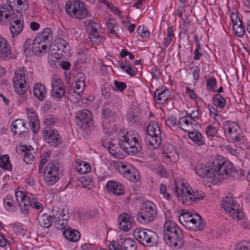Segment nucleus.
<instances>
[{"instance_id":"3c124183","label":"nucleus","mask_w":250,"mask_h":250,"mask_svg":"<svg viewBox=\"0 0 250 250\" xmlns=\"http://www.w3.org/2000/svg\"><path fill=\"white\" fill-rule=\"evenodd\" d=\"M28 119L29 123L38 122L36 113L32 109H28L27 111Z\"/></svg>"},{"instance_id":"13d9d810","label":"nucleus","mask_w":250,"mask_h":250,"mask_svg":"<svg viewBox=\"0 0 250 250\" xmlns=\"http://www.w3.org/2000/svg\"><path fill=\"white\" fill-rule=\"evenodd\" d=\"M160 192L166 199L170 200V195L167 192V188L165 185L163 184H161L160 187Z\"/></svg>"},{"instance_id":"ea45409f","label":"nucleus","mask_w":250,"mask_h":250,"mask_svg":"<svg viewBox=\"0 0 250 250\" xmlns=\"http://www.w3.org/2000/svg\"><path fill=\"white\" fill-rule=\"evenodd\" d=\"M125 177L128 180L134 182H137L140 179L139 173L134 167L131 168V170L125 173Z\"/></svg>"},{"instance_id":"4be33fe9","label":"nucleus","mask_w":250,"mask_h":250,"mask_svg":"<svg viewBox=\"0 0 250 250\" xmlns=\"http://www.w3.org/2000/svg\"><path fill=\"white\" fill-rule=\"evenodd\" d=\"M25 121L22 119L14 120L11 125V130L14 135L22 134L28 131V128L26 126Z\"/></svg>"},{"instance_id":"39448f33","label":"nucleus","mask_w":250,"mask_h":250,"mask_svg":"<svg viewBox=\"0 0 250 250\" xmlns=\"http://www.w3.org/2000/svg\"><path fill=\"white\" fill-rule=\"evenodd\" d=\"M135 239L145 247L156 246L159 243V237L154 231L145 228H138L133 231Z\"/></svg>"},{"instance_id":"393cba45","label":"nucleus","mask_w":250,"mask_h":250,"mask_svg":"<svg viewBox=\"0 0 250 250\" xmlns=\"http://www.w3.org/2000/svg\"><path fill=\"white\" fill-rule=\"evenodd\" d=\"M39 225L43 228H49L53 222V217L47 213L41 212L37 217Z\"/></svg>"},{"instance_id":"ddd939ff","label":"nucleus","mask_w":250,"mask_h":250,"mask_svg":"<svg viewBox=\"0 0 250 250\" xmlns=\"http://www.w3.org/2000/svg\"><path fill=\"white\" fill-rule=\"evenodd\" d=\"M225 132L229 135L231 139L241 143L243 136L240 127L234 122L227 121L223 124Z\"/></svg>"},{"instance_id":"2eb2a0df","label":"nucleus","mask_w":250,"mask_h":250,"mask_svg":"<svg viewBox=\"0 0 250 250\" xmlns=\"http://www.w3.org/2000/svg\"><path fill=\"white\" fill-rule=\"evenodd\" d=\"M52 89L51 94L56 99H61L64 97L65 94V85L62 80L57 76H54L52 78Z\"/></svg>"},{"instance_id":"5701e85b","label":"nucleus","mask_w":250,"mask_h":250,"mask_svg":"<svg viewBox=\"0 0 250 250\" xmlns=\"http://www.w3.org/2000/svg\"><path fill=\"white\" fill-rule=\"evenodd\" d=\"M14 10L9 5H0V23H4L5 21L13 19Z\"/></svg>"},{"instance_id":"4c0bfd02","label":"nucleus","mask_w":250,"mask_h":250,"mask_svg":"<svg viewBox=\"0 0 250 250\" xmlns=\"http://www.w3.org/2000/svg\"><path fill=\"white\" fill-rule=\"evenodd\" d=\"M35 38H39L41 42L48 44L52 38V31L50 28H45Z\"/></svg>"},{"instance_id":"f704fd0d","label":"nucleus","mask_w":250,"mask_h":250,"mask_svg":"<svg viewBox=\"0 0 250 250\" xmlns=\"http://www.w3.org/2000/svg\"><path fill=\"white\" fill-rule=\"evenodd\" d=\"M19 150L24 152L23 161L27 164H31V161L33 160L35 157L34 155V152L32 150L29 149L26 146L22 145L19 147Z\"/></svg>"},{"instance_id":"c85d7f7f","label":"nucleus","mask_w":250,"mask_h":250,"mask_svg":"<svg viewBox=\"0 0 250 250\" xmlns=\"http://www.w3.org/2000/svg\"><path fill=\"white\" fill-rule=\"evenodd\" d=\"M25 199L27 198V200L29 201L28 204H26L28 206L27 208L23 207V213H27L28 211V209L30 208H35L37 210H40L42 208V205L41 203L38 202L36 200V197H33L31 199V197L28 195H26V193L25 192Z\"/></svg>"},{"instance_id":"72a5a7b5","label":"nucleus","mask_w":250,"mask_h":250,"mask_svg":"<svg viewBox=\"0 0 250 250\" xmlns=\"http://www.w3.org/2000/svg\"><path fill=\"white\" fill-rule=\"evenodd\" d=\"M188 135L189 138L197 145L202 146L204 144V138L201 133L197 130L188 131Z\"/></svg>"},{"instance_id":"09e8293b","label":"nucleus","mask_w":250,"mask_h":250,"mask_svg":"<svg viewBox=\"0 0 250 250\" xmlns=\"http://www.w3.org/2000/svg\"><path fill=\"white\" fill-rule=\"evenodd\" d=\"M67 210H65L63 208H60L56 212L55 214H53L52 217H55V221L62 219L63 218V216H69L67 212Z\"/></svg>"},{"instance_id":"7c9ffc66","label":"nucleus","mask_w":250,"mask_h":250,"mask_svg":"<svg viewBox=\"0 0 250 250\" xmlns=\"http://www.w3.org/2000/svg\"><path fill=\"white\" fill-rule=\"evenodd\" d=\"M161 136H150L147 135L146 138V143L149 149H156L160 145Z\"/></svg>"},{"instance_id":"5fc2aeb1","label":"nucleus","mask_w":250,"mask_h":250,"mask_svg":"<svg viewBox=\"0 0 250 250\" xmlns=\"http://www.w3.org/2000/svg\"><path fill=\"white\" fill-rule=\"evenodd\" d=\"M236 250H250V244L246 242H240L235 248Z\"/></svg>"},{"instance_id":"c756f323","label":"nucleus","mask_w":250,"mask_h":250,"mask_svg":"<svg viewBox=\"0 0 250 250\" xmlns=\"http://www.w3.org/2000/svg\"><path fill=\"white\" fill-rule=\"evenodd\" d=\"M10 55V46L7 40L0 36V58L5 59Z\"/></svg>"},{"instance_id":"1a4fd4ad","label":"nucleus","mask_w":250,"mask_h":250,"mask_svg":"<svg viewBox=\"0 0 250 250\" xmlns=\"http://www.w3.org/2000/svg\"><path fill=\"white\" fill-rule=\"evenodd\" d=\"M65 10L70 16L76 19H85L88 14L85 4L78 0H72L66 2Z\"/></svg>"},{"instance_id":"7ed1b4c3","label":"nucleus","mask_w":250,"mask_h":250,"mask_svg":"<svg viewBox=\"0 0 250 250\" xmlns=\"http://www.w3.org/2000/svg\"><path fill=\"white\" fill-rule=\"evenodd\" d=\"M163 238L165 243L172 249H179L184 243L182 230L171 221H167L164 224Z\"/></svg>"},{"instance_id":"6ab92c4d","label":"nucleus","mask_w":250,"mask_h":250,"mask_svg":"<svg viewBox=\"0 0 250 250\" xmlns=\"http://www.w3.org/2000/svg\"><path fill=\"white\" fill-rule=\"evenodd\" d=\"M9 7L13 8L19 14L27 11L29 5L27 0H7Z\"/></svg>"},{"instance_id":"473e14b6","label":"nucleus","mask_w":250,"mask_h":250,"mask_svg":"<svg viewBox=\"0 0 250 250\" xmlns=\"http://www.w3.org/2000/svg\"><path fill=\"white\" fill-rule=\"evenodd\" d=\"M57 52H55L54 54V58H56V60L59 61L58 57L62 58L60 54L62 56L63 55L62 52L64 53H67L70 50V47L68 45V44L67 42H66L64 40H62L59 43L57 46Z\"/></svg>"},{"instance_id":"4468645a","label":"nucleus","mask_w":250,"mask_h":250,"mask_svg":"<svg viewBox=\"0 0 250 250\" xmlns=\"http://www.w3.org/2000/svg\"><path fill=\"white\" fill-rule=\"evenodd\" d=\"M84 24L86 30L89 33L90 42L93 43H100L103 41V36L98 32L99 24L91 20H86Z\"/></svg>"},{"instance_id":"bf43d9fd","label":"nucleus","mask_w":250,"mask_h":250,"mask_svg":"<svg viewBox=\"0 0 250 250\" xmlns=\"http://www.w3.org/2000/svg\"><path fill=\"white\" fill-rule=\"evenodd\" d=\"M207 86L208 89L214 90L216 87V80L214 78H211L207 80Z\"/></svg>"},{"instance_id":"774afa93","label":"nucleus","mask_w":250,"mask_h":250,"mask_svg":"<svg viewBox=\"0 0 250 250\" xmlns=\"http://www.w3.org/2000/svg\"><path fill=\"white\" fill-rule=\"evenodd\" d=\"M231 18L233 25L234 24H239L242 23L240 18H239L237 15L234 13H232L231 14Z\"/></svg>"},{"instance_id":"b1692460","label":"nucleus","mask_w":250,"mask_h":250,"mask_svg":"<svg viewBox=\"0 0 250 250\" xmlns=\"http://www.w3.org/2000/svg\"><path fill=\"white\" fill-rule=\"evenodd\" d=\"M47 44L42 42L39 38H35L32 43L33 53L37 56H42L47 50Z\"/></svg>"},{"instance_id":"0eeeda50","label":"nucleus","mask_w":250,"mask_h":250,"mask_svg":"<svg viewBox=\"0 0 250 250\" xmlns=\"http://www.w3.org/2000/svg\"><path fill=\"white\" fill-rule=\"evenodd\" d=\"M15 198L10 195H7L3 200L4 206L5 208L9 211H15L18 206L20 207L21 211L23 212V207L28 206L29 201L27 200V198L25 199V192L24 191H16Z\"/></svg>"},{"instance_id":"8fccbe9b","label":"nucleus","mask_w":250,"mask_h":250,"mask_svg":"<svg viewBox=\"0 0 250 250\" xmlns=\"http://www.w3.org/2000/svg\"><path fill=\"white\" fill-rule=\"evenodd\" d=\"M58 121V119L53 115H46L44 119V123L47 125H51Z\"/></svg>"},{"instance_id":"052dcab7","label":"nucleus","mask_w":250,"mask_h":250,"mask_svg":"<svg viewBox=\"0 0 250 250\" xmlns=\"http://www.w3.org/2000/svg\"><path fill=\"white\" fill-rule=\"evenodd\" d=\"M176 124V118L175 117H171L170 118H168L167 120H166V124L167 126H168L169 127H171L172 126H174Z\"/></svg>"},{"instance_id":"79ce46f5","label":"nucleus","mask_w":250,"mask_h":250,"mask_svg":"<svg viewBox=\"0 0 250 250\" xmlns=\"http://www.w3.org/2000/svg\"><path fill=\"white\" fill-rule=\"evenodd\" d=\"M63 218L62 219L55 221L54 225L56 229L60 230H64L68 228L67 226V219L69 216H63Z\"/></svg>"},{"instance_id":"a878e982","label":"nucleus","mask_w":250,"mask_h":250,"mask_svg":"<svg viewBox=\"0 0 250 250\" xmlns=\"http://www.w3.org/2000/svg\"><path fill=\"white\" fill-rule=\"evenodd\" d=\"M34 95L40 101H42L46 95V89L45 85L42 83L35 84L33 88Z\"/></svg>"},{"instance_id":"20e7f679","label":"nucleus","mask_w":250,"mask_h":250,"mask_svg":"<svg viewBox=\"0 0 250 250\" xmlns=\"http://www.w3.org/2000/svg\"><path fill=\"white\" fill-rule=\"evenodd\" d=\"M175 193L178 198L179 201L183 204L190 205L192 202L202 200L205 196V194L200 191L191 192V188L186 187L183 183L180 182H175Z\"/></svg>"},{"instance_id":"6e6d98bb","label":"nucleus","mask_w":250,"mask_h":250,"mask_svg":"<svg viewBox=\"0 0 250 250\" xmlns=\"http://www.w3.org/2000/svg\"><path fill=\"white\" fill-rule=\"evenodd\" d=\"M138 33L143 38L148 37L150 36L149 31L145 29V27L140 26L138 29Z\"/></svg>"},{"instance_id":"dca6fc26","label":"nucleus","mask_w":250,"mask_h":250,"mask_svg":"<svg viewBox=\"0 0 250 250\" xmlns=\"http://www.w3.org/2000/svg\"><path fill=\"white\" fill-rule=\"evenodd\" d=\"M45 142L50 146L56 147L61 143V138L57 130L45 127L42 132Z\"/></svg>"},{"instance_id":"a211bd4d","label":"nucleus","mask_w":250,"mask_h":250,"mask_svg":"<svg viewBox=\"0 0 250 250\" xmlns=\"http://www.w3.org/2000/svg\"><path fill=\"white\" fill-rule=\"evenodd\" d=\"M133 217L127 213H122L118 216V224L120 229L124 231H129L132 225Z\"/></svg>"},{"instance_id":"a19ab883","label":"nucleus","mask_w":250,"mask_h":250,"mask_svg":"<svg viewBox=\"0 0 250 250\" xmlns=\"http://www.w3.org/2000/svg\"><path fill=\"white\" fill-rule=\"evenodd\" d=\"M0 167L8 170L12 169V167L8 155H4L0 157Z\"/></svg>"},{"instance_id":"e433bc0d","label":"nucleus","mask_w":250,"mask_h":250,"mask_svg":"<svg viewBox=\"0 0 250 250\" xmlns=\"http://www.w3.org/2000/svg\"><path fill=\"white\" fill-rule=\"evenodd\" d=\"M197 124V122L191 121L187 116L181 117L178 122L179 127L185 131L187 130L185 128H187L189 126L195 125Z\"/></svg>"},{"instance_id":"de8ad7c7","label":"nucleus","mask_w":250,"mask_h":250,"mask_svg":"<svg viewBox=\"0 0 250 250\" xmlns=\"http://www.w3.org/2000/svg\"><path fill=\"white\" fill-rule=\"evenodd\" d=\"M233 30L235 34L239 37H242L245 32V28L242 23L239 24H234L233 25Z\"/></svg>"},{"instance_id":"4d7b16f0","label":"nucleus","mask_w":250,"mask_h":250,"mask_svg":"<svg viewBox=\"0 0 250 250\" xmlns=\"http://www.w3.org/2000/svg\"><path fill=\"white\" fill-rule=\"evenodd\" d=\"M190 71L193 75V79L197 80L198 79L200 69L197 66H193L190 68Z\"/></svg>"},{"instance_id":"338daca9","label":"nucleus","mask_w":250,"mask_h":250,"mask_svg":"<svg viewBox=\"0 0 250 250\" xmlns=\"http://www.w3.org/2000/svg\"><path fill=\"white\" fill-rule=\"evenodd\" d=\"M32 41L31 40L28 39L25 42L23 48L24 49V52L25 53L26 52H29L31 50V48L30 47Z\"/></svg>"},{"instance_id":"37998d69","label":"nucleus","mask_w":250,"mask_h":250,"mask_svg":"<svg viewBox=\"0 0 250 250\" xmlns=\"http://www.w3.org/2000/svg\"><path fill=\"white\" fill-rule=\"evenodd\" d=\"M212 100L214 104L220 108H223L226 104V100L220 94H216L213 97Z\"/></svg>"},{"instance_id":"f257e3e1","label":"nucleus","mask_w":250,"mask_h":250,"mask_svg":"<svg viewBox=\"0 0 250 250\" xmlns=\"http://www.w3.org/2000/svg\"><path fill=\"white\" fill-rule=\"evenodd\" d=\"M195 173L201 177H205L212 179V183H217L222 180L225 176L229 175L235 177V173L239 176L238 172L233 170L232 164L227 162L221 156H218L214 159L210 166H206L202 163H198L195 167Z\"/></svg>"},{"instance_id":"0e129e2a","label":"nucleus","mask_w":250,"mask_h":250,"mask_svg":"<svg viewBox=\"0 0 250 250\" xmlns=\"http://www.w3.org/2000/svg\"><path fill=\"white\" fill-rule=\"evenodd\" d=\"M29 125H30L31 130L34 132V133L36 134L38 133L40 128L39 122L38 121L29 123Z\"/></svg>"},{"instance_id":"bb28decb","label":"nucleus","mask_w":250,"mask_h":250,"mask_svg":"<svg viewBox=\"0 0 250 250\" xmlns=\"http://www.w3.org/2000/svg\"><path fill=\"white\" fill-rule=\"evenodd\" d=\"M106 188L108 191L118 196L123 195L125 193L123 185L115 181H108L106 184Z\"/></svg>"},{"instance_id":"a18cd8bd","label":"nucleus","mask_w":250,"mask_h":250,"mask_svg":"<svg viewBox=\"0 0 250 250\" xmlns=\"http://www.w3.org/2000/svg\"><path fill=\"white\" fill-rule=\"evenodd\" d=\"M193 214L189 212L182 213L179 217V220L184 226L186 227L188 225V222L190 221V219Z\"/></svg>"},{"instance_id":"603ef678","label":"nucleus","mask_w":250,"mask_h":250,"mask_svg":"<svg viewBox=\"0 0 250 250\" xmlns=\"http://www.w3.org/2000/svg\"><path fill=\"white\" fill-rule=\"evenodd\" d=\"M206 132L208 136L213 137L217 133V130L213 125H209L207 127Z\"/></svg>"},{"instance_id":"69168bd1","label":"nucleus","mask_w":250,"mask_h":250,"mask_svg":"<svg viewBox=\"0 0 250 250\" xmlns=\"http://www.w3.org/2000/svg\"><path fill=\"white\" fill-rule=\"evenodd\" d=\"M155 169V172L156 173H157L162 176H164L165 175L166 171L164 168V167L158 165L157 166L156 168H154Z\"/></svg>"},{"instance_id":"9d476101","label":"nucleus","mask_w":250,"mask_h":250,"mask_svg":"<svg viewBox=\"0 0 250 250\" xmlns=\"http://www.w3.org/2000/svg\"><path fill=\"white\" fill-rule=\"evenodd\" d=\"M157 215V210L155 205L152 202L147 201L141 205L138 212L137 220L142 224L153 221Z\"/></svg>"},{"instance_id":"9b49d317","label":"nucleus","mask_w":250,"mask_h":250,"mask_svg":"<svg viewBox=\"0 0 250 250\" xmlns=\"http://www.w3.org/2000/svg\"><path fill=\"white\" fill-rule=\"evenodd\" d=\"M61 171L59 164L55 161H50L44 169V179L45 183L51 186L55 184L60 179Z\"/></svg>"},{"instance_id":"6e6552de","label":"nucleus","mask_w":250,"mask_h":250,"mask_svg":"<svg viewBox=\"0 0 250 250\" xmlns=\"http://www.w3.org/2000/svg\"><path fill=\"white\" fill-rule=\"evenodd\" d=\"M221 206L233 220L239 221L243 219V212L240 209V206L236 204L231 194H228L223 199Z\"/></svg>"},{"instance_id":"423d86ee","label":"nucleus","mask_w":250,"mask_h":250,"mask_svg":"<svg viewBox=\"0 0 250 250\" xmlns=\"http://www.w3.org/2000/svg\"><path fill=\"white\" fill-rule=\"evenodd\" d=\"M12 83L15 92L20 95H24L30 85V80L27 71L22 68L16 70Z\"/></svg>"},{"instance_id":"49530a36","label":"nucleus","mask_w":250,"mask_h":250,"mask_svg":"<svg viewBox=\"0 0 250 250\" xmlns=\"http://www.w3.org/2000/svg\"><path fill=\"white\" fill-rule=\"evenodd\" d=\"M117 167L119 172L124 175L128 171L131 170V168L133 167L130 164L123 163H119Z\"/></svg>"},{"instance_id":"c03bdc74","label":"nucleus","mask_w":250,"mask_h":250,"mask_svg":"<svg viewBox=\"0 0 250 250\" xmlns=\"http://www.w3.org/2000/svg\"><path fill=\"white\" fill-rule=\"evenodd\" d=\"M127 119L128 121L132 124L138 125L140 124L139 117L137 112H130L127 115Z\"/></svg>"},{"instance_id":"e2e57ef3","label":"nucleus","mask_w":250,"mask_h":250,"mask_svg":"<svg viewBox=\"0 0 250 250\" xmlns=\"http://www.w3.org/2000/svg\"><path fill=\"white\" fill-rule=\"evenodd\" d=\"M107 28L108 29V33L109 34H114L115 33V31L114 29V24L113 23V21L111 20H109L107 22Z\"/></svg>"},{"instance_id":"aec40b11","label":"nucleus","mask_w":250,"mask_h":250,"mask_svg":"<svg viewBox=\"0 0 250 250\" xmlns=\"http://www.w3.org/2000/svg\"><path fill=\"white\" fill-rule=\"evenodd\" d=\"M186 228L194 231L201 230L205 226L201 216L197 213L193 214Z\"/></svg>"},{"instance_id":"f03ea898","label":"nucleus","mask_w":250,"mask_h":250,"mask_svg":"<svg viewBox=\"0 0 250 250\" xmlns=\"http://www.w3.org/2000/svg\"><path fill=\"white\" fill-rule=\"evenodd\" d=\"M122 144L117 140L112 139L109 147V153L116 158H122L124 150L128 154L134 155L139 153L142 149V144L139 135L131 131L127 132L123 136Z\"/></svg>"},{"instance_id":"680f3d73","label":"nucleus","mask_w":250,"mask_h":250,"mask_svg":"<svg viewBox=\"0 0 250 250\" xmlns=\"http://www.w3.org/2000/svg\"><path fill=\"white\" fill-rule=\"evenodd\" d=\"M114 83L117 89L121 92L123 91L126 87V85L125 83L115 81Z\"/></svg>"},{"instance_id":"58836bf2","label":"nucleus","mask_w":250,"mask_h":250,"mask_svg":"<svg viewBox=\"0 0 250 250\" xmlns=\"http://www.w3.org/2000/svg\"><path fill=\"white\" fill-rule=\"evenodd\" d=\"M77 171L81 174H84L91 170V166L89 164L82 162L76 166Z\"/></svg>"},{"instance_id":"f8f14e48","label":"nucleus","mask_w":250,"mask_h":250,"mask_svg":"<svg viewBox=\"0 0 250 250\" xmlns=\"http://www.w3.org/2000/svg\"><path fill=\"white\" fill-rule=\"evenodd\" d=\"M76 124L80 128L86 129L93 125L92 114L87 109L79 111L76 116Z\"/></svg>"},{"instance_id":"c9c22d12","label":"nucleus","mask_w":250,"mask_h":250,"mask_svg":"<svg viewBox=\"0 0 250 250\" xmlns=\"http://www.w3.org/2000/svg\"><path fill=\"white\" fill-rule=\"evenodd\" d=\"M147 135L150 136H161L160 128L156 122L151 121L146 128Z\"/></svg>"},{"instance_id":"412c9836","label":"nucleus","mask_w":250,"mask_h":250,"mask_svg":"<svg viewBox=\"0 0 250 250\" xmlns=\"http://www.w3.org/2000/svg\"><path fill=\"white\" fill-rule=\"evenodd\" d=\"M22 16V14H19V18L17 15L16 17L13 16V19L10 20L11 21L10 30L13 37L19 35L23 29V23L21 21Z\"/></svg>"},{"instance_id":"cd10ccee","label":"nucleus","mask_w":250,"mask_h":250,"mask_svg":"<svg viewBox=\"0 0 250 250\" xmlns=\"http://www.w3.org/2000/svg\"><path fill=\"white\" fill-rule=\"evenodd\" d=\"M63 235L68 240L71 242H77L81 237L80 233L76 229H73L68 227L63 231Z\"/></svg>"},{"instance_id":"f3484780","label":"nucleus","mask_w":250,"mask_h":250,"mask_svg":"<svg viewBox=\"0 0 250 250\" xmlns=\"http://www.w3.org/2000/svg\"><path fill=\"white\" fill-rule=\"evenodd\" d=\"M109 250H136L137 244L132 239L126 238L121 242L112 241L109 245Z\"/></svg>"},{"instance_id":"2f4dec72","label":"nucleus","mask_w":250,"mask_h":250,"mask_svg":"<svg viewBox=\"0 0 250 250\" xmlns=\"http://www.w3.org/2000/svg\"><path fill=\"white\" fill-rule=\"evenodd\" d=\"M170 92L168 89L164 90L157 89L154 94V98L159 104L163 103L167 101L169 96Z\"/></svg>"},{"instance_id":"864d4df0","label":"nucleus","mask_w":250,"mask_h":250,"mask_svg":"<svg viewBox=\"0 0 250 250\" xmlns=\"http://www.w3.org/2000/svg\"><path fill=\"white\" fill-rule=\"evenodd\" d=\"M84 85L83 82L78 81L76 82L75 84V87L76 90H74V93L78 95H80V93L82 92L84 89Z\"/></svg>"}]
</instances>
